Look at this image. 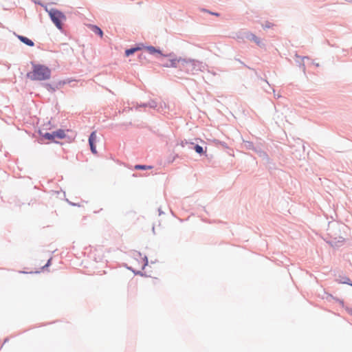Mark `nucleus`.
Returning a JSON list of instances; mask_svg holds the SVG:
<instances>
[{"label":"nucleus","mask_w":352,"mask_h":352,"mask_svg":"<svg viewBox=\"0 0 352 352\" xmlns=\"http://www.w3.org/2000/svg\"><path fill=\"white\" fill-rule=\"evenodd\" d=\"M91 29L94 32L98 34L100 37H102L103 32L100 28L96 25H91Z\"/></svg>","instance_id":"nucleus-9"},{"label":"nucleus","mask_w":352,"mask_h":352,"mask_svg":"<svg viewBox=\"0 0 352 352\" xmlns=\"http://www.w3.org/2000/svg\"><path fill=\"white\" fill-rule=\"evenodd\" d=\"M195 150L197 153H203V148L199 145H196L195 146Z\"/></svg>","instance_id":"nucleus-13"},{"label":"nucleus","mask_w":352,"mask_h":352,"mask_svg":"<svg viewBox=\"0 0 352 352\" xmlns=\"http://www.w3.org/2000/svg\"><path fill=\"white\" fill-rule=\"evenodd\" d=\"M138 50H140L139 47H135V48H131V49L126 50L125 51V54L126 56H129L133 54L135 52H136Z\"/></svg>","instance_id":"nucleus-10"},{"label":"nucleus","mask_w":352,"mask_h":352,"mask_svg":"<svg viewBox=\"0 0 352 352\" xmlns=\"http://www.w3.org/2000/svg\"><path fill=\"white\" fill-rule=\"evenodd\" d=\"M152 166H145V165H136L135 166V169L137 170H146V169H151Z\"/></svg>","instance_id":"nucleus-11"},{"label":"nucleus","mask_w":352,"mask_h":352,"mask_svg":"<svg viewBox=\"0 0 352 352\" xmlns=\"http://www.w3.org/2000/svg\"><path fill=\"white\" fill-rule=\"evenodd\" d=\"M50 69L41 64L32 63V70L27 74V77L32 80L43 81L50 78Z\"/></svg>","instance_id":"nucleus-2"},{"label":"nucleus","mask_w":352,"mask_h":352,"mask_svg":"<svg viewBox=\"0 0 352 352\" xmlns=\"http://www.w3.org/2000/svg\"><path fill=\"white\" fill-rule=\"evenodd\" d=\"M274 26V24L270 23V22H266L265 24L263 25V28L264 29H267V28H271Z\"/></svg>","instance_id":"nucleus-14"},{"label":"nucleus","mask_w":352,"mask_h":352,"mask_svg":"<svg viewBox=\"0 0 352 352\" xmlns=\"http://www.w3.org/2000/svg\"><path fill=\"white\" fill-rule=\"evenodd\" d=\"M145 50L151 54H160L161 56H163V54H162V52L160 50H157L153 46H147L145 47Z\"/></svg>","instance_id":"nucleus-7"},{"label":"nucleus","mask_w":352,"mask_h":352,"mask_svg":"<svg viewBox=\"0 0 352 352\" xmlns=\"http://www.w3.org/2000/svg\"><path fill=\"white\" fill-rule=\"evenodd\" d=\"M248 34V38L250 40L254 41L258 45H261L262 44L261 40L258 37H257L255 34L250 33V32H249Z\"/></svg>","instance_id":"nucleus-8"},{"label":"nucleus","mask_w":352,"mask_h":352,"mask_svg":"<svg viewBox=\"0 0 352 352\" xmlns=\"http://www.w3.org/2000/svg\"><path fill=\"white\" fill-rule=\"evenodd\" d=\"M43 137L46 140L54 141L52 133H45L43 134Z\"/></svg>","instance_id":"nucleus-12"},{"label":"nucleus","mask_w":352,"mask_h":352,"mask_svg":"<svg viewBox=\"0 0 352 352\" xmlns=\"http://www.w3.org/2000/svg\"><path fill=\"white\" fill-rule=\"evenodd\" d=\"M97 136L96 133L95 131L92 132L89 138V143L90 145L91 151L93 153L96 154L97 153L95 142L96 141Z\"/></svg>","instance_id":"nucleus-4"},{"label":"nucleus","mask_w":352,"mask_h":352,"mask_svg":"<svg viewBox=\"0 0 352 352\" xmlns=\"http://www.w3.org/2000/svg\"><path fill=\"white\" fill-rule=\"evenodd\" d=\"M50 261H51V259H49L47 264L45 266H43V267L49 266Z\"/></svg>","instance_id":"nucleus-16"},{"label":"nucleus","mask_w":352,"mask_h":352,"mask_svg":"<svg viewBox=\"0 0 352 352\" xmlns=\"http://www.w3.org/2000/svg\"><path fill=\"white\" fill-rule=\"evenodd\" d=\"M162 58H166V60L162 65L166 67H179L181 70L186 72H192L196 62L193 60H186L182 58H177L174 55L168 54L162 56Z\"/></svg>","instance_id":"nucleus-1"},{"label":"nucleus","mask_w":352,"mask_h":352,"mask_svg":"<svg viewBox=\"0 0 352 352\" xmlns=\"http://www.w3.org/2000/svg\"><path fill=\"white\" fill-rule=\"evenodd\" d=\"M53 140H54L56 138L57 139H63L66 137L65 131L63 129H58L56 131L52 132Z\"/></svg>","instance_id":"nucleus-5"},{"label":"nucleus","mask_w":352,"mask_h":352,"mask_svg":"<svg viewBox=\"0 0 352 352\" xmlns=\"http://www.w3.org/2000/svg\"><path fill=\"white\" fill-rule=\"evenodd\" d=\"M47 11L54 25L59 30H62L63 23L66 20L65 15L56 9H50Z\"/></svg>","instance_id":"nucleus-3"},{"label":"nucleus","mask_w":352,"mask_h":352,"mask_svg":"<svg viewBox=\"0 0 352 352\" xmlns=\"http://www.w3.org/2000/svg\"><path fill=\"white\" fill-rule=\"evenodd\" d=\"M349 278H346V280L343 282V283L348 284L352 286V283H351Z\"/></svg>","instance_id":"nucleus-15"},{"label":"nucleus","mask_w":352,"mask_h":352,"mask_svg":"<svg viewBox=\"0 0 352 352\" xmlns=\"http://www.w3.org/2000/svg\"><path fill=\"white\" fill-rule=\"evenodd\" d=\"M16 36L21 42L26 44L27 45L30 46V47L34 46V42L32 40L29 39L28 38L25 37L23 36H21V35H16Z\"/></svg>","instance_id":"nucleus-6"}]
</instances>
